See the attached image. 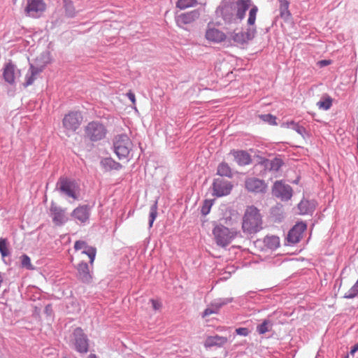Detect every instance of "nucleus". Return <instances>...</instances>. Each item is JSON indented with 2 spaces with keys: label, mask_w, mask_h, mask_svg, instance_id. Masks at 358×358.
Returning <instances> with one entry per match:
<instances>
[{
  "label": "nucleus",
  "mask_w": 358,
  "mask_h": 358,
  "mask_svg": "<svg viewBox=\"0 0 358 358\" xmlns=\"http://www.w3.org/2000/svg\"><path fill=\"white\" fill-rule=\"evenodd\" d=\"M357 351H358V343L352 347L350 354L353 356Z\"/></svg>",
  "instance_id": "nucleus-47"
},
{
  "label": "nucleus",
  "mask_w": 358,
  "mask_h": 358,
  "mask_svg": "<svg viewBox=\"0 0 358 358\" xmlns=\"http://www.w3.org/2000/svg\"><path fill=\"white\" fill-rule=\"evenodd\" d=\"M264 245L270 250H275L280 246V238L273 235L266 236L264 238Z\"/></svg>",
  "instance_id": "nucleus-25"
},
{
  "label": "nucleus",
  "mask_w": 358,
  "mask_h": 358,
  "mask_svg": "<svg viewBox=\"0 0 358 358\" xmlns=\"http://www.w3.org/2000/svg\"><path fill=\"white\" fill-rule=\"evenodd\" d=\"M222 307L221 303H212L208 308H206L202 313V317H206L212 314H217L219 313L220 308Z\"/></svg>",
  "instance_id": "nucleus-29"
},
{
  "label": "nucleus",
  "mask_w": 358,
  "mask_h": 358,
  "mask_svg": "<svg viewBox=\"0 0 358 358\" xmlns=\"http://www.w3.org/2000/svg\"><path fill=\"white\" fill-rule=\"evenodd\" d=\"M78 278L83 282H90L92 280L88 264L85 262L80 263L77 266Z\"/></svg>",
  "instance_id": "nucleus-19"
},
{
  "label": "nucleus",
  "mask_w": 358,
  "mask_h": 358,
  "mask_svg": "<svg viewBox=\"0 0 358 358\" xmlns=\"http://www.w3.org/2000/svg\"><path fill=\"white\" fill-rule=\"evenodd\" d=\"M101 165L106 171L120 170L122 165L110 157L104 158L101 160Z\"/></svg>",
  "instance_id": "nucleus-26"
},
{
  "label": "nucleus",
  "mask_w": 358,
  "mask_h": 358,
  "mask_svg": "<svg viewBox=\"0 0 358 358\" xmlns=\"http://www.w3.org/2000/svg\"><path fill=\"white\" fill-rule=\"evenodd\" d=\"M59 190L69 197L77 199L75 185L73 182L66 178H62L59 182Z\"/></svg>",
  "instance_id": "nucleus-16"
},
{
  "label": "nucleus",
  "mask_w": 358,
  "mask_h": 358,
  "mask_svg": "<svg viewBox=\"0 0 358 358\" xmlns=\"http://www.w3.org/2000/svg\"><path fill=\"white\" fill-rule=\"evenodd\" d=\"M217 173L221 176H226L229 178H231L232 176L231 168L225 162H222L218 166Z\"/></svg>",
  "instance_id": "nucleus-28"
},
{
  "label": "nucleus",
  "mask_w": 358,
  "mask_h": 358,
  "mask_svg": "<svg viewBox=\"0 0 358 358\" xmlns=\"http://www.w3.org/2000/svg\"><path fill=\"white\" fill-rule=\"evenodd\" d=\"M307 225L303 222H297L289 231L287 241L292 244L298 243L302 238L303 232L306 230Z\"/></svg>",
  "instance_id": "nucleus-12"
},
{
  "label": "nucleus",
  "mask_w": 358,
  "mask_h": 358,
  "mask_svg": "<svg viewBox=\"0 0 358 358\" xmlns=\"http://www.w3.org/2000/svg\"><path fill=\"white\" fill-rule=\"evenodd\" d=\"M0 252L2 257H6L9 255V251L6 245V240H0Z\"/></svg>",
  "instance_id": "nucleus-41"
},
{
  "label": "nucleus",
  "mask_w": 358,
  "mask_h": 358,
  "mask_svg": "<svg viewBox=\"0 0 358 358\" xmlns=\"http://www.w3.org/2000/svg\"><path fill=\"white\" fill-rule=\"evenodd\" d=\"M280 15L281 17L287 19L290 16V12L289 10V2L287 0H280Z\"/></svg>",
  "instance_id": "nucleus-30"
},
{
  "label": "nucleus",
  "mask_w": 358,
  "mask_h": 358,
  "mask_svg": "<svg viewBox=\"0 0 358 358\" xmlns=\"http://www.w3.org/2000/svg\"><path fill=\"white\" fill-rule=\"evenodd\" d=\"M262 228V217L259 209L254 206H248L243 217V231L246 234H255Z\"/></svg>",
  "instance_id": "nucleus-1"
},
{
  "label": "nucleus",
  "mask_w": 358,
  "mask_h": 358,
  "mask_svg": "<svg viewBox=\"0 0 358 358\" xmlns=\"http://www.w3.org/2000/svg\"><path fill=\"white\" fill-rule=\"evenodd\" d=\"M245 187L250 192L261 194L266 192L268 186L264 180L255 177H250L245 179Z\"/></svg>",
  "instance_id": "nucleus-8"
},
{
  "label": "nucleus",
  "mask_w": 358,
  "mask_h": 358,
  "mask_svg": "<svg viewBox=\"0 0 358 358\" xmlns=\"http://www.w3.org/2000/svg\"><path fill=\"white\" fill-rule=\"evenodd\" d=\"M260 118L264 122H268L271 125H276V117L271 114L262 115L259 116Z\"/></svg>",
  "instance_id": "nucleus-38"
},
{
  "label": "nucleus",
  "mask_w": 358,
  "mask_h": 358,
  "mask_svg": "<svg viewBox=\"0 0 358 358\" xmlns=\"http://www.w3.org/2000/svg\"><path fill=\"white\" fill-rule=\"evenodd\" d=\"M72 217L80 223L85 222L90 217V210L87 206L76 208L71 213Z\"/></svg>",
  "instance_id": "nucleus-18"
},
{
  "label": "nucleus",
  "mask_w": 358,
  "mask_h": 358,
  "mask_svg": "<svg viewBox=\"0 0 358 358\" xmlns=\"http://www.w3.org/2000/svg\"><path fill=\"white\" fill-rule=\"evenodd\" d=\"M50 211L52 216V220L57 225H61L66 221L64 210L52 205Z\"/></svg>",
  "instance_id": "nucleus-20"
},
{
  "label": "nucleus",
  "mask_w": 358,
  "mask_h": 358,
  "mask_svg": "<svg viewBox=\"0 0 358 358\" xmlns=\"http://www.w3.org/2000/svg\"><path fill=\"white\" fill-rule=\"evenodd\" d=\"M343 358H349V357H348V355H346Z\"/></svg>",
  "instance_id": "nucleus-49"
},
{
  "label": "nucleus",
  "mask_w": 358,
  "mask_h": 358,
  "mask_svg": "<svg viewBox=\"0 0 358 358\" xmlns=\"http://www.w3.org/2000/svg\"><path fill=\"white\" fill-rule=\"evenodd\" d=\"M83 121V116L79 112H70L65 115L62 124L68 135L69 133L76 131Z\"/></svg>",
  "instance_id": "nucleus-6"
},
{
  "label": "nucleus",
  "mask_w": 358,
  "mask_h": 358,
  "mask_svg": "<svg viewBox=\"0 0 358 358\" xmlns=\"http://www.w3.org/2000/svg\"><path fill=\"white\" fill-rule=\"evenodd\" d=\"M63 358H66V357H63Z\"/></svg>",
  "instance_id": "nucleus-50"
},
{
  "label": "nucleus",
  "mask_w": 358,
  "mask_h": 358,
  "mask_svg": "<svg viewBox=\"0 0 358 358\" xmlns=\"http://www.w3.org/2000/svg\"><path fill=\"white\" fill-rule=\"evenodd\" d=\"M231 154L234 156L235 161L238 165H247L251 162L250 156L245 151L233 150L231 152Z\"/></svg>",
  "instance_id": "nucleus-22"
},
{
  "label": "nucleus",
  "mask_w": 358,
  "mask_h": 358,
  "mask_svg": "<svg viewBox=\"0 0 358 358\" xmlns=\"http://www.w3.org/2000/svg\"><path fill=\"white\" fill-rule=\"evenodd\" d=\"M40 73V71L33 66L32 65L30 67V75L27 76V80L25 83L26 86L31 85L36 79V76Z\"/></svg>",
  "instance_id": "nucleus-32"
},
{
  "label": "nucleus",
  "mask_w": 358,
  "mask_h": 358,
  "mask_svg": "<svg viewBox=\"0 0 358 358\" xmlns=\"http://www.w3.org/2000/svg\"><path fill=\"white\" fill-rule=\"evenodd\" d=\"M233 185L222 179H215L213 184V194L220 197L230 194Z\"/></svg>",
  "instance_id": "nucleus-11"
},
{
  "label": "nucleus",
  "mask_w": 358,
  "mask_h": 358,
  "mask_svg": "<svg viewBox=\"0 0 358 358\" xmlns=\"http://www.w3.org/2000/svg\"><path fill=\"white\" fill-rule=\"evenodd\" d=\"M198 4L197 0H178L176 6L180 10H185L187 8L194 7Z\"/></svg>",
  "instance_id": "nucleus-27"
},
{
  "label": "nucleus",
  "mask_w": 358,
  "mask_h": 358,
  "mask_svg": "<svg viewBox=\"0 0 358 358\" xmlns=\"http://www.w3.org/2000/svg\"><path fill=\"white\" fill-rule=\"evenodd\" d=\"M22 267H25L29 270H33L34 266L31 264L30 258L27 255H23L20 257Z\"/></svg>",
  "instance_id": "nucleus-35"
},
{
  "label": "nucleus",
  "mask_w": 358,
  "mask_h": 358,
  "mask_svg": "<svg viewBox=\"0 0 358 358\" xmlns=\"http://www.w3.org/2000/svg\"><path fill=\"white\" fill-rule=\"evenodd\" d=\"M107 130L103 124L99 122H91L85 127L86 136L92 141H97L103 139Z\"/></svg>",
  "instance_id": "nucleus-4"
},
{
  "label": "nucleus",
  "mask_w": 358,
  "mask_h": 358,
  "mask_svg": "<svg viewBox=\"0 0 358 358\" xmlns=\"http://www.w3.org/2000/svg\"><path fill=\"white\" fill-rule=\"evenodd\" d=\"M282 160L278 158H275L271 160L270 162V169L272 171H278L279 169L282 166Z\"/></svg>",
  "instance_id": "nucleus-39"
},
{
  "label": "nucleus",
  "mask_w": 358,
  "mask_h": 358,
  "mask_svg": "<svg viewBox=\"0 0 358 358\" xmlns=\"http://www.w3.org/2000/svg\"><path fill=\"white\" fill-rule=\"evenodd\" d=\"M216 243L221 247H226L238 235V231L223 225H217L213 230Z\"/></svg>",
  "instance_id": "nucleus-3"
},
{
  "label": "nucleus",
  "mask_w": 358,
  "mask_h": 358,
  "mask_svg": "<svg viewBox=\"0 0 358 358\" xmlns=\"http://www.w3.org/2000/svg\"><path fill=\"white\" fill-rule=\"evenodd\" d=\"M74 345L76 350L80 353H85L88 351V339L83 332V330L78 327L73 331Z\"/></svg>",
  "instance_id": "nucleus-10"
},
{
  "label": "nucleus",
  "mask_w": 358,
  "mask_h": 358,
  "mask_svg": "<svg viewBox=\"0 0 358 358\" xmlns=\"http://www.w3.org/2000/svg\"><path fill=\"white\" fill-rule=\"evenodd\" d=\"M157 215V204H154L150 208V221H149L150 227H152L153 222H154L155 220L156 219Z\"/></svg>",
  "instance_id": "nucleus-37"
},
{
  "label": "nucleus",
  "mask_w": 358,
  "mask_h": 358,
  "mask_svg": "<svg viewBox=\"0 0 358 358\" xmlns=\"http://www.w3.org/2000/svg\"><path fill=\"white\" fill-rule=\"evenodd\" d=\"M210 206L207 205V203L202 207L201 213L203 215H207L210 211Z\"/></svg>",
  "instance_id": "nucleus-45"
},
{
  "label": "nucleus",
  "mask_w": 358,
  "mask_h": 358,
  "mask_svg": "<svg viewBox=\"0 0 358 358\" xmlns=\"http://www.w3.org/2000/svg\"><path fill=\"white\" fill-rule=\"evenodd\" d=\"M317 106L320 109L327 110L332 106V99L327 96L317 103Z\"/></svg>",
  "instance_id": "nucleus-34"
},
{
  "label": "nucleus",
  "mask_w": 358,
  "mask_h": 358,
  "mask_svg": "<svg viewBox=\"0 0 358 358\" xmlns=\"http://www.w3.org/2000/svg\"><path fill=\"white\" fill-rule=\"evenodd\" d=\"M150 301H151V303L152 304V307L155 310H159L161 308L162 304L160 302L155 301L154 299H151Z\"/></svg>",
  "instance_id": "nucleus-44"
},
{
  "label": "nucleus",
  "mask_w": 358,
  "mask_h": 358,
  "mask_svg": "<svg viewBox=\"0 0 358 358\" xmlns=\"http://www.w3.org/2000/svg\"><path fill=\"white\" fill-rule=\"evenodd\" d=\"M308 205H309V202L306 200H303L299 203L298 208L301 214H307L309 213V210L308 209Z\"/></svg>",
  "instance_id": "nucleus-40"
},
{
  "label": "nucleus",
  "mask_w": 358,
  "mask_h": 358,
  "mask_svg": "<svg viewBox=\"0 0 358 358\" xmlns=\"http://www.w3.org/2000/svg\"><path fill=\"white\" fill-rule=\"evenodd\" d=\"M127 97L129 99V100L132 102L133 105L136 104V97L135 94L129 91L127 93Z\"/></svg>",
  "instance_id": "nucleus-43"
},
{
  "label": "nucleus",
  "mask_w": 358,
  "mask_h": 358,
  "mask_svg": "<svg viewBox=\"0 0 358 358\" xmlns=\"http://www.w3.org/2000/svg\"><path fill=\"white\" fill-rule=\"evenodd\" d=\"M228 341L227 337L221 336L219 335L208 336L205 341L204 345L206 348H211L213 346L221 347L226 344Z\"/></svg>",
  "instance_id": "nucleus-21"
},
{
  "label": "nucleus",
  "mask_w": 358,
  "mask_h": 358,
  "mask_svg": "<svg viewBox=\"0 0 358 358\" xmlns=\"http://www.w3.org/2000/svg\"><path fill=\"white\" fill-rule=\"evenodd\" d=\"M204 36L209 43L213 44L225 42L227 38V34L223 31L215 27L213 23L207 24Z\"/></svg>",
  "instance_id": "nucleus-7"
},
{
  "label": "nucleus",
  "mask_w": 358,
  "mask_h": 358,
  "mask_svg": "<svg viewBox=\"0 0 358 358\" xmlns=\"http://www.w3.org/2000/svg\"><path fill=\"white\" fill-rule=\"evenodd\" d=\"M319 65L321 66V67H323V66H327L329 64H331V61L330 60H321L318 62Z\"/></svg>",
  "instance_id": "nucleus-46"
},
{
  "label": "nucleus",
  "mask_w": 358,
  "mask_h": 358,
  "mask_svg": "<svg viewBox=\"0 0 358 358\" xmlns=\"http://www.w3.org/2000/svg\"><path fill=\"white\" fill-rule=\"evenodd\" d=\"M46 7L43 0H27L24 12L28 17L38 18L45 11Z\"/></svg>",
  "instance_id": "nucleus-5"
},
{
  "label": "nucleus",
  "mask_w": 358,
  "mask_h": 358,
  "mask_svg": "<svg viewBox=\"0 0 358 358\" xmlns=\"http://www.w3.org/2000/svg\"><path fill=\"white\" fill-rule=\"evenodd\" d=\"M87 358H96V356L94 354H91Z\"/></svg>",
  "instance_id": "nucleus-48"
},
{
  "label": "nucleus",
  "mask_w": 358,
  "mask_h": 358,
  "mask_svg": "<svg viewBox=\"0 0 358 358\" xmlns=\"http://www.w3.org/2000/svg\"><path fill=\"white\" fill-rule=\"evenodd\" d=\"M358 294V278L355 284L351 287V289L345 294V297L348 299H352Z\"/></svg>",
  "instance_id": "nucleus-36"
},
{
  "label": "nucleus",
  "mask_w": 358,
  "mask_h": 358,
  "mask_svg": "<svg viewBox=\"0 0 358 358\" xmlns=\"http://www.w3.org/2000/svg\"><path fill=\"white\" fill-rule=\"evenodd\" d=\"M272 192L275 196L285 200L289 199L292 195V188L281 181H276L274 183Z\"/></svg>",
  "instance_id": "nucleus-13"
},
{
  "label": "nucleus",
  "mask_w": 358,
  "mask_h": 358,
  "mask_svg": "<svg viewBox=\"0 0 358 358\" xmlns=\"http://www.w3.org/2000/svg\"><path fill=\"white\" fill-rule=\"evenodd\" d=\"M256 34V27H248L245 31L233 32L231 34V38L236 44L244 45L252 41Z\"/></svg>",
  "instance_id": "nucleus-9"
},
{
  "label": "nucleus",
  "mask_w": 358,
  "mask_h": 358,
  "mask_svg": "<svg viewBox=\"0 0 358 358\" xmlns=\"http://www.w3.org/2000/svg\"><path fill=\"white\" fill-rule=\"evenodd\" d=\"M114 151L120 159H127L133 148V143L126 134L115 136L113 142Z\"/></svg>",
  "instance_id": "nucleus-2"
},
{
  "label": "nucleus",
  "mask_w": 358,
  "mask_h": 358,
  "mask_svg": "<svg viewBox=\"0 0 358 358\" xmlns=\"http://www.w3.org/2000/svg\"><path fill=\"white\" fill-rule=\"evenodd\" d=\"M200 16V13L198 10H194L190 12L182 13L176 17V24L179 27L185 24H189L194 22Z\"/></svg>",
  "instance_id": "nucleus-14"
},
{
  "label": "nucleus",
  "mask_w": 358,
  "mask_h": 358,
  "mask_svg": "<svg viewBox=\"0 0 358 358\" xmlns=\"http://www.w3.org/2000/svg\"><path fill=\"white\" fill-rule=\"evenodd\" d=\"M233 10L234 6L231 3H225L217 8V12L220 13L225 21L231 22L234 17Z\"/></svg>",
  "instance_id": "nucleus-23"
},
{
  "label": "nucleus",
  "mask_w": 358,
  "mask_h": 358,
  "mask_svg": "<svg viewBox=\"0 0 358 358\" xmlns=\"http://www.w3.org/2000/svg\"><path fill=\"white\" fill-rule=\"evenodd\" d=\"M15 66L11 63L7 64L3 71V77L5 80L8 83H13L15 82Z\"/></svg>",
  "instance_id": "nucleus-24"
},
{
  "label": "nucleus",
  "mask_w": 358,
  "mask_h": 358,
  "mask_svg": "<svg viewBox=\"0 0 358 358\" xmlns=\"http://www.w3.org/2000/svg\"><path fill=\"white\" fill-rule=\"evenodd\" d=\"M272 323L268 320H265L261 324L258 325L257 330L259 334H264L271 329Z\"/></svg>",
  "instance_id": "nucleus-33"
},
{
  "label": "nucleus",
  "mask_w": 358,
  "mask_h": 358,
  "mask_svg": "<svg viewBox=\"0 0 358 358\" xmlns=\"http://www.w3.org/2000/svg\"><path fill=\"white\" fill-rule=\"evenodd\" d=\"M74 248L76 250H83V253L89 257L90 264H93L96 253L95 248L88 246L85 241H77L75 243Z\"/></svg>",
  "instance_id": "nucleus-15"
},
{
  "label": "nucleus",
  "mask_w": 358,
  "mask_h": 358,
  "mask_svg": "<svg viewBox=\"0 0 358 358\" xmlns=\"http://www.w3.org/2000/svg\"><path fill=\"white\" fill-rule=\"evenodd\" d=\"M236 332L237 334L241 335V336H248L249 334L248 329L247 328H243V327L236 329Z\"/></svg>",
  "instance_id": "nucleus-42"
},
{
  "label": "nucleus",
  "mask_w": 358,
  "mask_h": 358,
  "mask_svg": "<svg viewBox=\"0 0 358 358\" xmlns=\"http://www.w3.org/2000/svg\"><path fill=\"white\" fill-rule=\"evenodd\" d=\"M251 0H237L234 9L236 10V16L239 20L245 17V12L251 6Z\"/></svg>",
  "instance_id": "nucleus-17"
},
{
  "label": "nucleus",
  "mask_w": 358,
  "mask_h": 358,
  "mask_svg": "<svg viewBox=\"0 0 358 358\" xmlns=\"http://www.w3.org/2000/svg\"><path fill=\"white\" fill-rule=\"evenodd\" d=\"M257 12L258 8L256 6H253L250 8L249 11L248 18L247 20V23L250 26V27H255L254 26L256 22Z\"/></svg>",
  "instance_id": "nucleus-31"
}]
</instances>
